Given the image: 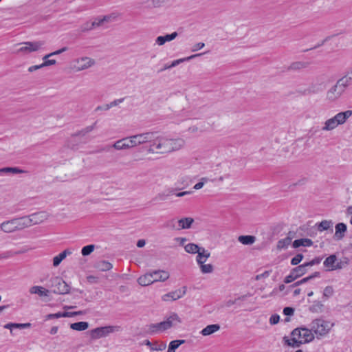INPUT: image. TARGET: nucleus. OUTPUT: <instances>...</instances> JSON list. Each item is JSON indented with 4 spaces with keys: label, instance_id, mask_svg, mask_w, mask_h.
I'll return each mask as SVG.
<instances>
[{
    "label": "nucleus",
    "instance_id": "nucleus-1",
    "mask_svg": "<svg viewBox=\"0 0 352 352\" xmlns=\"http://www.w3.org/2000/svg\"><path fill=\"white\" fill-rule=\"evenodd\" d=\"M314 338L311 329L301 327L294 329L291 333V338L285 336L283 340L287 346L295 348L312 342Z\"/></svg>",
    "mask_w": 352,
    "mask_h": 352
},
{
    "label": "nucleus",
    "instance_id": "nucleus-2",
    "mask_svg": "<svg viewBox=\"0 0 352 352\" xmlns=\"http://www.w3.org/2000/svg\"><path fill=\"white\" fill-rule=\"evenodd\" d=\"M180 322L181 319L179 316L175 313H173L162 322L148 324V331L151 334L160 333Z\"/></svg>",
    "mask_w": 352,
    "mask_h": 352
},
{
    "label": "nucleus",
    "instance_id": "nucleus-3",
    "mask_svg": "<svg viewBox=\"0 0 352 352\" xmlns=\"http://www.w3.org/2000/svg\"><path fill=\"white\" fill-rule=\"evenodd\" d=\"M118 15L116 13H111L110 14L104 15L102 16H98L93 19L90 21H87L82 25V31H89L99 28H107L108 24L116 21Z\"/></svg>",
    "mask_w": 352,
    "mask_h": 352
},
{
    "label": "nucleus",
    "instance_id": "nucleus-4",
    "mask_svg": "<svg viewBox=\"0 0 352 352\" xmlns=\"http://www.w3.org/2000/svg\"><path fill=\"white\" fill-rule=\"evenodd\" d=\"M351 116V110L339 112L334 116L325 120L321 129L322 131H331L339 125L344 124Z\"/></svg>",
    "mask_w": 352,
    "mask_h": 352
},
{
    "label": "nucleus",
    "instance_id": "nucleus-5",
    "mask_svg": "<svg viewBox=\"0 0 352 352\" xmlns=\"http://www.w3.org/2000/svg\"><path fill=\"white\" fill-rule=\"evenodd\" d=\"M334 326V323L330 321L324 320L322 318H317L314 320L311 324V332L316 335L318 339H320L326 336Z\"/></svg>",
    "mask_w": 352,
    "mask_h": 352
},
{
    "label": "nucleus",
    "instance_id": "nucleus-6",
    "mask_svg": "<svg viewBox=\"0 0 352 352\" xmlns=\"http://www.w3.org/2000/svg\"><path fill=\"white\" fill-rule=\"evenodd\" d=\"M147 152L148 153L160 154L170 153L168 138L156 135L155 140L149 145Z\"/></svg>",
    "mask_w": 352,
    "mask_h": 352
},
{
    "label": "nucleus",
    "instance_id": "nucleus-7",
    "mask_svg": "<svg viewBox=\"0 0 352 352\" xmlns=\"http://www.w3.org/2000/svg\"><path fill=\"white\" fill-rule=\"evenodd\" d=\"M95 64L96 61L94 59L87 56H83L71 61L69 67L72 70L77 72L88 69L94 66Z\"/></svg>",
    "mask_w": 352,
    "mask_h": 352
},
{
    "label": "nucleus",
    "instance_id": "nucleus-8",
    "mask_svg": "<svg viewBox=\"0 0 352 352\" xmlns=\"http://www.w3.org/2000/svg\"><path fill=\"white\" fill-rule=\"evenodd\" d=\"M156 135H158V133L156 131H147L131 135L130 138L133 147L134 148L147 143L152 144Z\"/></svg>",
    "mask_w": 352,
    "mask_h": 352
},
{
    "label": "nucleus",
    "instance_id": "nucleus-9",
    "mask_svg": "<svg viewBox=\"0 0 352 352\" xmlns=\"http://www.w3.org/2000/svg\"><path fill=\"white\" fill-rule=\"evenodd\" d=\"M120 327L119 326H105L94 329L91 331V336L93 339H99L106 337L110 333L119 331Z\"/></svg>",
    "mask_w": 352,
    "mask_h": 352
},
{
    "label": "nucleus",
    "instance_id": "nucleus-10",
    "mask_svg": "<svg viewBox=\"0 0 352 352\" xmlns=\"http://www.w3.org/2000/svg\"><path fill=\"white\" fill-rule=\"evenodd\" d=\"M345 92V90L336 82L326 93V99L330 102L337 101Z\"/></svg>",
    "mask_w": 352,
    "mask_h": 352
},
{
    "label": "nucleus",
    "instance_id": "nucleus-11",
    "mask_svg": "<svg viewBox=\"0 0 352 352\" xmlns=\"http://www.w3.org/2000/svg\"><path fill=\"white\" fill-rule=\"evenodd\" d=\"M50 287L54 293L58 294L66 293V283L59 276L54 277L51 280Z\"/></svg>",
    "mask_w": 352,
    "mask_h": 352
},
{
    "label": "nucleus",
    "instance_id": "nucleus-12",
    "mask_svg": "<svg viewBox=\"0 0 352 352\" xmlns=\"http://www.w3.org/2000/svg\"><path fill=\"white\" fill-rule=\"evenodd\" d=\"M63 51H65V48H63L61 50H58L55 52H53V53H51V54L44 56V57L43 58V63H41L40 65L30 67L28 68V71L30 72H33L38 69L55 64L56 60L52 58L50 59V58L52 57V56L57 54L60 53V52H63Z\"/></svg>",
    "mask_w": 352,
    "mask_h": 352
},
{
    "label": "nucleus",
    "instance_id": "nucleus-13",
    "mask_svg": "<svg viewBox=\"0 0 352 352\" xmlns=\"http://www.w3.org/2000/svg\"><path fill=\"white\" fill-rule=\"evenodd\" d=\"M111 147L116 151L129 150L133 148L130 136L116 141Z\"/></svg>",
    "mask_w": 352,
    "mask_h": 352
},
{
    "label": "nucleus",
    "instance_id": "nucleus-14",
    "mask_svg": "<svg viewBox=\"0 0 352 352\" xmlns=\"http://www.w3.org/2000/svg\"><path fill=\"white\" fill-rule=\"evenodd\" d=\"M29 221L30 227L33 225L39 224L48 218V214L45 211H41L38 212L33 213L30 215L27 216Z\"/></svg>",
    "mask_w": 352,
    "mask_h": 352
},
{
    "label": "nucleus",
    "instance_id": "nucleus-15",
    "mask_svg": "<svg viewBox=\"0 0 352 352\" xmlns=\"http://www.w3.org/2000/svg\"><path fill=\"white\" fill-rule=\"evenodd\" d=\"M337 257L336 255L332 254L326 258L323 265L327 268L329 271H333L342 267L341 263H337Z\"/></svg>",
    "mask_w": 352,
    "mask_h": 352
},
{
    "label": "nucleus",
    "instance_id": "nucleus-16",
    "mask_svg": "<svg viewBox=\"0 0 352 352\" xmlns=\"http://www.w3.org/2000/svg\"><path fill=\"white\" fill-rule=\"evenodd\" d=\"M182 289H177V290L169 292L166 294H164L162 296V300L164 301H167L169 299H171L173 300H176L177 299L181 298L182 296H184L186 294V287H184Z\"/></svg>",
    "mask_w": 352,
    "mask_h": 352
},
{
    "label": "nucleus",
    "instance_id": "nucleus-17",
    "mask_svg": "<svg viewBox=\"0 0 352 352\" xmlns=\"http://www.w3.org/2000/svg\"><path fill=\"white\" fill-rule=\"evenodd\" d=\"M169 151L170 153L182 149L186 144V141L182 138L169 139Z\"/></svg>",
    "mask_w": 352,
    "mask_h": 352
},
{
    "label": "nucleus",
    "instance_id": "nucleus-18",
    "mask_svg": "<svg viewBox=\"0 0 352 352\" xmlns=\"http://www.w3.org/2000/svg\"><path fill=\"white\" fill-rule=\"evenodd\" d=\"M144 344L150 348L151 351H162L166 348V343L161 341L150 342L148 340L144 341Z\"/></svg>",
    "mask_w": 352,
    "mask_h": 352
},
{
    "label": "nucleus",
    "instance_id": "nucleus-19",
    "mask_svg": "<svg viewBox=\"0 0 352 352\" xmlns=\"http://www.w3.org/2000/svg\"><path fill=\"white\" fill-rule=\"evenodd\" d=\"M153 283L164 282L169 278L170 274L168 272L164 270H154L151 272Z\"/></svg>",
    "mask_w": 352,
    "mask_h": 352
},
{
    "label": "nucleus",
    "instance_id": "nucleus-20",
    "mask_svg": "<svg viewBox=\"0 0 352 352\" xmlns=\"http://www.w3.org/2000/svg\"><path fill=\"white\" fill-rule=\"evenodd\" d=\"M337 82L346 91V88L352 85V70L347 72Z\"/></svg>",
    "mask_w": 352,
    "mask_h": 352
},
{
    "label": "nucleus",
    "instance_id": "nucleus-21",
    "mask_svg": "<svg viewBox=\"0 0 352 352\" xmlns=\"http://www.w3.org/2000/svg\"><path fill=\"white\" fill-rule=\"evenodd\" d=\"M16 230H21L26 228H29V221L27 216L12 219Z\"/></svg>",
    "mask_w": 352,
    "mask_h": 352
},
{
    "label": "nucleus",
    "instance_id": "nucleus-22",
    "mask_svg": "<svg viewBox=\"0 0 352 352\" xmlns=\"http://www.w3.org/2000/svg\"><path fill=\"white\" fill-rule=\"evenodd\" d=\"M29 292L31 294H37L39 297H49L50 290L42 286H32L30 288Z\"/></svg>",
    "mask_w": 352,
    "mask_h": 352
},
{
    "label": "nucleus",
    "instance_id": "nucleus-23",
    "mask_svg": "<svg viewBox=\"0 0 352 352\" xmlns=\"http://www.w3.org/2000/svg\"><path fill=\"white\" fill-rule=\"evenodd\" d=\"M336 232L334 239L336 241L342 239L344 236V233L346 232V226L344 223H339L336 226Z\"/></svg>",
    "mask_w": 352,
    "mask_h": 352
},
{
    "label": "nucleus",
    "instance_id": "nucleus-24",
    "mask_svg": "<svg viewBox=\"0 0 352 352\" xmlns=\"http://www.w3.org/2000/svg\"><path fill=\"white\" fill-rule=\"evenodd\" d=\"M0 229L6 233H12L16 231L12 219L1 223L0 224Z\"/></svg>",
    "mask_w": 352,
    "mask_h": 352
},
{
    "label": "nucleus",
    "instance_id": "nucleus-25",
    "mask_svg": "<svg viewBox=\"0 0 352 352\" xmlns=\"http://www.w3.org/2000/svg\"><path fill=\"white\" fill-rule=\"evenodd\" d=\"M210 256V253L204 248H202L201 252H199L197 254V256L196 257V261L199 265L206 263V262L207 261Z\"/></svg>",
    "mask_w": 352,
    "mask_h": 352
},
{
    "label": "nucleus",
    "instance_id": "nucleus-26",
    "mask_svg": "<svg viewBox=\"0 0 352 352\" xmlns=\"http://www.w3.org/2000/svg\"><path fill=\"white\" fill-rule=\"evenodd\" d=\"M178 34L174 32L170 34L159 36L155 39V44H164L166 42H170L177 36Z\"/></svg>",
    "mask_w": 352,
    "mask_h": 352
},
{
    "label": "nucleus",
    "instance_id": "nucleus-27",
    "mask_svg": "<svg viewBox=\"0 0 352 352\" xmlns=\"http://www.w3.org/2000/svg\"><path fill=\"white\" fill-rule=\"evenodd\" d=\"M138 283L141 286H148L153 283V276L151 272L146 273L141 276H140L138 279Z\"/></svg>",
    "mask_w": 352,
    "mask_h": 352
},
{
    "label": "nucleus",
    "instance_id": "nucleus-28",
    "mask_svg": "<svg viewBox=\"0 0 352 352\" xmlns=\"http://www.w3.org/2000/svg\"><path fill=\"white\" fill-rule=\"evenodd\" d=\"M27 170L21 169L18 167H4L0 168V175L1 174H21V173H26Z\"/></svg>",
    "mask_w": 352,
    "mask_h": 352
},
{
    "label": "nucleus",
    "instance_id": "nucleus-29",
    "mask_svg": "<svg viewBox=\"0 0 352 352\" xmlns=\"http://www.w3.org/2000/svg\"><path fill=\"white\" fill-rule=\"evenodd\" d=\"M219 329H220V326L219 324H210V325L206 326L205 328H204L201 330V333L204 336H210V335L217 332Z\"/></svg>",
    "mask_w": 352,
    "mask_h": 352
},
{
    "label": "nucleus",
    "instance_id": "nucleus-30",
    "mask_svg": "<svg viewBox=\"0 0 352 352\" xmlns=\"http://www.w3.org/2000/svg\"><path fill=\"white\" fill-rule=\"evenodd\" d=\"M193 222L194 219L191 217L182 218L178 221V230L188 229L191 227Z\"/></svg>",
    "mask_w": 352,
    "mask_h": 352
},
{
    "label": "nucleus",
    "instance_id": "nucleus-31",
    "mask_svg": "<svg viewBox=\"0 0 352 352\" xmlns=\"http://www.w3.org/2000/svg\"><path fill=\"white\" fill-rule=\"evenodd\" d=\"M206 52H201V53H199V54H193V55H191L190 56H188V57H186V58H179V59H177V60H173V62H171L170 64V67L173 68V67H175L176 66H177L178 65H179L180 63H182L185 61H187V60H191L195 57H198V56H200L204 54H206Z\"/></svg>",
    "mask_w": 352,
    "mask_h": 352
},
{
    "label": "nucleus",
    "instance_id": "nucleus-32",
    "mask_svg": "<svg viewBox=\"0 0 352 352\" xmlns=\"http://www.w3.org/2000/svg\"><path fill=\"white\" fill-rule=\"evenodd\" d=\"M324 305L322 301L314 300L309 307V310L312 313L320 314L323 311Z\"/></svg>",
    "mask_w": 352,
    "mask_h": 352
},
{
    "label": "nucleus",
    "instance_id": "nucleus-33",
    "mask_svg": "<svg viewBox=\"0 0 352 352\" xmlns=\"http://www.w3.org/2000/svg\"><path fill=\"white\" fill-rule=\"evenodd\" d=\"M313 244V241L309 239H300L295 240L293 242V247L294 248H299L300 246L303 247H310Z\"/></svg>",
    "mask_w": 352,
    "mask_h": 352
},
{
    "label": "nucleus",
    "instance_id": "nucleus-34",
    "mask_svg": "<svg viewBox=\"0 0 352 352\" xmlns=\"http://www.w3.org/2000/svg\"><path fill=\"white\" fill-rule=\"evenodd\" d=\"M95 267L99 271L105 272L110 270L113 267V265L109 262L100 261L96 263Z\"/></svg>",
    "mask_w": 352,
    "mask_h": 352
},
{
    "label": "nucleus",
    "instance_id": "nucleus-35",
    "mask_svg": "<svg viewBox=\"0 0 352 352\" xmlns=\"http://www.w3.org/2000/svg\"><path fill=\"white\" fill-rule=\"evenodd\" d=\"M31 327L30 323H8L4 325L5 329H10L12 331V329H25Z\"/></svg>",
    "mask_w": 352,
    "mask_h": 352
},
{
    "label": "nucleus",
    "instance_id": "nucleus-36",
    "mask_svg": "<svg viewBox=\"0 0 352 352\" xmlns=\"http://www.w3.org/2000/svg\"><path fill=\"white\" fill-rule=\"evenodd\" d=\"M238 241L243 245H252L256 241V237L252 235H241L238 237Z\"/></svg>",
    "mask_w": 352,
    "mask_h": 352
},
{
    "label": "nucleus",
    "instance_id": "nucleus-37",
    "mask_svg": "<svg viewBox=\"0 0 352 352\" xmlns=\"http://www.w3.org/2000/svg\"><path fill=\"white\" fill-rule=\"evenodd\" d=\"M307 271V267L305 263L300 265L295 268H294L292 272L294 275H296V278H299L304 275Z\"/></svg>",
    "mask_w": 352,
    "mask_h": 352
},
{
    "label": "nucleus",
    "instance_id": "nucleus-38",
    "mask_svg": "<svg viewBox=\"0 0 352 352\" xmlns=\"http://www.w3.org/2000/svg\"><path fill=\"white\" fill-rule=\"evenodd\" d=\"M70 327L73 330L81 331L86 330L89 327V324L87 322H78L71 324Z\"/></svg>",
    "mask_w": 352,
    "mask_h": 352
},
{
    "label": "nucleus",
    "instance_id": "nucleus-39",
    "mask_svg": "<svg viewBox=\"0 0 352 352\" xmlns=\"http://www.w3.org/2000/svg\"><path fill=\"white\" fill-rule=\"evenodd\" d=\"M184 249L189 254H198L199 252H201L202 248L195 243H188L184 246Z\"/></svg>",
    "mask_w": 352,
    "mask_h": 352
},
{
    "label": "nucleus",
    "instance_id": "nucleus-40",
    "mask_svg": "<svg viewBox=\"0 0 352 352\" xmlns=\"http://www.w3.org/2000/svg\"><path fill=\"white\" fill-rule=\"evenodd\" d=\"M96 122L94 123L91 125L87 126L85 128L82 129L81 131L76 133L74 137H84L86 135V134L91 132L95 128H96Z\"/></svg>",
    "mask_w": 352,
    "mask_h": 352
},
{
    "label": "nucleus",
    "instance_id": "nucleus-41",
    "mask_svg": "<svg viewBox=\"0 0 352 352\" xmlns=\"http://www.w3.org/2000/svg\"><path fill=\"white\" fill-rule=\"evenodd\" d=\"M341 34H331V35H329L327 37H325L323 40H322V44H324L325 43H338V42H341L342 41L340 40L341 38Z\"/></svg>",
    "mask_w": 352,
    "mask_h": 352
},
{
    "label": "nucleus",
    "instance_id": "nucleus-42",
    "mask_svg": "<svg viewBox=\"0 0 352 352\" xmlns=\"http://www.w3.org/2000/svg\"><path fill=\"white\" fill-rule=\"evenodd\" d=\"M185 342L184 340H175L170 342L167 352H175V350Z\"/></svg>",
    "mask_w": 352,
    "mask_h": 352
},
{
    "label": "nucleus",
    "instance_id": "nucleus-43",
    "mask_svg": "<svg viewBox=\"0 0 352 352\" xmlns=\"http://www.w3.org/2000/svg\"><path fill=\"white\" fill-rule=\"evenodd\" d=\"M66 258V250L62 251L58 255L53 258V266L58 267L60 263Z\"/></svg>",
    "mask_w": 352,
    "mask_h": 352
},
{
    "label": "nucleus",
    "instance_id": "nucleus-44",
    "mask_svg": "<svg viewBox=\"0 0 352 352\" xmlns=\"http://www.w3.org/2000/svg\"><path fill=\"white\" fill-rule=\"evenodd\" d=\"M333 226V222L331 221L324 220L322 221L318 226V230L320 232L327 230Z\"/></svg>",
    "mask_w": 352,
    "mask_h": 352
},
{
    "label": "nucleus",
    "instance_id": "nucleus-45",
    "mask_svg": "<svg viewBox=\"0 0 352 352\" xmlns=\"http://www.w3.org/2000/svg\"><path fill=\"white\" fill-rule=\"evenodd\" d=\"M199 266L201 272L204 274H211L214 271V266L210 263H208V264L204 263V264L199 265Z\"/></svg>",
    "mask_w": 352,
    "mask_h": 352
},
{
    "label": "nucleus",
    "instance_id": "nucleus-46",
    "mask_svg": "<svg viewBox=\"0 0 352 352\" xmlns=\"http://www.w3.org/2000/svg\"><path fill=\"white\" fill-rule=\"evenodd\" d=\"M291 242L292 238L289 236L281 239L278 242L277 248L279 250L285 249L290 245Z\"/></svg>",
    "mask_w": 352,
    "mask_h": 352
},
{
    "label": "nucleus",
    "instance_id": "nucleus-47",
    "mask_svg": "<svg viewBox=\"0 0 352 352\" xmlns=\"http://www.w3.org/2000/svg\"><path fill=\"white\" fill-rule=\"evenodd\" d=\"M319 276H320V273L316 272L314 274H313L312 275L309 276L307 277H305V278H302V279L296 282L295 283H294L292 285V287H296V286H298V285H302L303 283H305L308 282L309 280H310L311 279H313L314 278L318 277Z\"/></svg>",
    "mask_w": 352,
    "mask_h": 352
},
{
    "label": "nucleus",
    "instance_id": "nucleus-48",
    "mask_svg": "<svg viewBox=\"0 0 352 352\" xmlns=\"http://www.w3.org/2000/svg\"><path fill=\"white\" fill-rule=\"evenodd\" d=\"M334 294V289L332 286H327L324 287L322 293V298L324 300L331 297Z\"/></svg>",
    "mask_w": 352,
    "mask_h": 352
},
{
    "label": "nucleus",
    "instance_id": "nucleus-49",
    "mask_svg": "<svg viewBox=\"0 0 352 352\" xmlns=\"http://www.w3.org/2000/svg\"><path fill=\"white\" fill-rule=\"evenodd\" d=\"M306 67H307V64L305 63L295 62L290 65L288 69L296 71V70H300V69H304Z\"/></svg>",
    "mask_w": 352,
    "mask_h": 352
},
{
    "label": "nucleus",
    "instance_id": "nucleus-50",
    "mask_svg": "<svg viewBox=\"0 0 352 352\" xmlns=\"http://www.w3.org/2000/svg\"><path fill=\"white\" fill-rule=\"evenodd\" d=\"M37 50H38V45H29V46H25V47H23L20 48L17 52L28 54L32 52L36 51Z\"/></svg>",
    "mask_w": 352,
    "mask_h": 352
},
{
    "label": "nucleus",
    "instance_id": "nucleus-51",
    "mask_svg": "<svg viewBox=\"0 0 352 352\" xmlns=\"http://www.w3.org/2000/svg\"><path fill=\"white\" fill-rule=\"evenodd\" d=\"M209 182V179L208 177H201L199 180V182H197L194 186H193V189L194 190H199L201 188H202L204 186L205 184H206L207 182Z\"/></svg>",
    "mask_w": 352,
    "mask_h": 352
},
{
    "label": "nucleus",
    "instance_id": "nucleus-52",
    "mask_svg": "<svg viewBox=\"0 0 352 352\" xmlns=\"http://www.w3.org/2000/svg\"><path fill=\"white\" fill-rule=\"evenodd\" d=\"M95 246L94 245H88L82 248L81 253L83 256L89 255L94 250Z\"/></svg>",
    "mask_w": 352,
    "mask_h": 352
},
{
    "label": "nucleus",
    "instance_id": "nucleus-53",
    "mask_svg": "<svg viewBox=\"0 0 352 352\" xmlns=\"http://www.w3.org/2000/svg\"><path fill=\"white\" fill-rule=\"evenodd\" d=\"M60 317H66V309L65 307L63 308V311L58 312L56 314H48L46 318L47 319H53V318H58Z\"/></svg>",
    "mask_w": 352,
    "mask_h": 352
},
{
    "label": "nucleus",
    "instance_id": "nucleus-54",
    "mask_svg": "<svg viewBox=\"0 0 352 352\" xmlns=\"http://www.w3.org/2000/svg\"><path fill=\"white\" fill-rule=\"evenodd\" d=\"M19 253V252L7 251L0 254V258H8Z\"/></svg>",
    "mask_w": 352,
    "mask_h": 352
},
{
    "label": "nucleus",
    "instance_id": "nucleus-55",
    "mask_svg": "<svg viewBox=\"0 0 352 352\" xmlns=\"http://www.w3.org/2000/svg\"><path fill=\"white\" fill-rule=\"evenodd\" d=\"M303 258V255L301 254H298L295 256L291 261V264L293 265H298Z\"/></svg>",
    "mask_w": 352,
    "mask_h": 352
},
{
    "label": "nucleus",
    "instance_id": "nucleus-56",
    "mask_svg": "<svg viewBox=\"0 0 352 352\" xmlns=\"http://www.w3.org/2000/svg\"><path fill=\"white\" fill-rule=\"evenodd\" d=\"M170 194H175L176 197H181L192 193L191 191H183L179 192H175V189L170 190Z\"/></svg>",
    "mask_w": 352,
    "mask_h": 352
},
{
    "label": "nucleus",
    "instance_id": "nucleus-57",
    "mask_svg": "<svg viewBox=\"0 0 352 352\" xmlns=\"http://www.w3.org/2000/svg\"><path fill=\"white\" fill-rule=\"evenodd\" d=\"M297 279L296 275H294L291 271L290 274L285 278L284 282L285 283H290Z\"/></svg>",
    "mask_w": 352,
    "mask_h": 352
},
{
    "label": "nucleus",
    "instance_id": "nucleus-58",
    "mask_svg": "<svg viewBox=\"0 0 352 352\" xmlns=\"http://www.w3.org/2000/svg\"><path fill=\"white\" fill-rule=\"evenodd\" d=\"M165 2V0H151V6L153 8H160Z\"/></svg>",
    "mask_w": 352,
    "mask_h": 352
},
{
    "label": "nucleus",
    "instance_id": "nucleus-59",
    "mask_svg": "<svg viewBox=\"0 0 352 352\" xmlns=\"http://www.w3.org/2000/svg\"><path fill=\"white\" fill-rule=\"evenodd\" d=\"M280 320V316L278 314L272 315L270 318V323L271 324H276L278 323Z\"/></svg>",
    "mask_w": 352,
    "mask_h": 352
},
{
    "label": "nucleus",
    "instance_id": "nucleus-60",
    "mask_svg": "<svg viewBox=\"0 0 352 352\" xmlns=\"http://www.w3.org/2000/svg\"><path fill=\"white\" fill-rule=\"evenodd\" d=\"M294 309H293L292 307H287L283 309V314L285 316H292L294 314Z\"/></svg>",
    "mask_w": 352,
    "mask_h": 352
},
{
    "label": "nucleus",
    "instance_id": "nucleus-61",
    "mask_svg": "<svg viewBox=\"0 0 352 352\" xmlns=\"http://www.w3.org/2000/svg\"><path fill=\"white\" fill-rule=\"evenodd\" d=\"M124 100V98H120V99H117V100H113V102H110L109 104V108H112L113 107H116V106H118V104H120V103H122Z\"/></svg>",
    "mask_w": 352,
    "mask_h": 352
},
{
    "label": "nucleus",
    "instance_id": "nucleus-62",
    "mask_svg": "<svg viewBox=\"0 0 352 352\" xmlns=\"http://www.w3.org/2000/svg\"><path fill=\"white\" fill-rule=\"evenodd\" d=\"M109 109H110L109 108V106L108 104H104V105H101V106H98L95 111H108Z\"/></svg>",
    "mask_w": 352,
    "mask_h": 352
},
{
    "label": "nucleus",
    "instance_id": "nucleus-63",
    "mask_svg": "<svg viewBox=\"0 0 352 352\" xmlns=\"http://www.w3.org/2000/svg\"><path fill=\"white\" fill-rule=\"evenodd\" d=\"M319 263H320V261L318 259H314V260L311 261L310 262L306 263L305 265L308 267L313 266L315 264H318Z\"/></svg>",
    "mask_w": 352,
    "mask_h": 352
},
{
    "label": "nucleus",
    "instance_id": "nucleus-64",
    "mask_svg": "<svg viewBox=\"0 0 352 352\" xmlns=\"http://www.w3.org/2000/svg\"><path fill=\"white\" fill-rule=\"evenodd\" d=\"M175 240L178 241L181 245H184L185 242L187 241L186 238L184 237H178L176 238Z\"/></svg>",
    "mask_w": 352,
    "mask_h": 352
}]
</instances>
